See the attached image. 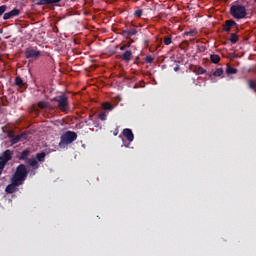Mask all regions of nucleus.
<instances>
[{"label": "nucleus", "instance_id": "obj_1", "mask_svg": "<svg viewBox=\"0 0 256 256\" xmlns=\"http://www.w3.org/2000/svg\"><path fill=\"white\" fill-rule=\"evenodd\" d=\"M247 3L246 1H235L230 9H229V13L231 15V17H233V19H247V17H249V12L247 11Z\"/></svg>", "mask_w": 256, "mask_h": 256}, {"label": "nucleus", "instance_id": "obj_2", "mask_svg": "<svg viewBox=\"0 0 256 256\" xmlns=\"http://www.w3.org/2000/svg\"><path fill=\"white\" fill-rule=\"evenodd\" d=\"M28 175L29 170H27V166L25 164H19L16 167L14 174L12 175V179L20 183V185H23V183H25L27 180Z\"/></svg>", "mask_w": 256, "mask_h": 256}, {"label": "nucleus", "instance_id": "obj_3", "mask_svg": "<svg viewBox=\"0 0 256 256\" xmlns=\"http://www.w3.org/2000/svg\"><path fill=\"white\" fill-rule=\"evenodd\" d=\"M74 141H77V133L74 131H67L60 137L59 147L65 149L67 145H71Z\"/></svg>", "mask_w": 256, "mask_h": 256}, {"label": "nucleus", "instance_id": "obj_4", "mask_svg": "<svg viewBox=\"0 0 256 256\" xmlns=\"http://www.w3.org/2000/svg\"><path fill=\"white\" fill-rule=\"evenodd\" d=\"M51 101L58 103V109L63 113H67V111H69V98L65 94L56 96L52 98Z\"/></svg>", "mask_w": 256, "mask_h": 256}, {"label": "nucleus", "instance_id": "obj_5", "mask_svg": "<svg viewBox=\"0 0 256 256\" xmlns=\"http://www.w3.org/2000/svg\"><path fill=\"white\" fill-rule=\"evenodd\" d=\"M13 159V151L7 149L0 156V175L3 173V169L7 166L9 161Z\"/></svg>", "mask_w": 256, "mask_h": 256}, {"label": "nucleus", "instance_id": "obj_6", "mask_svg": "<svg viewBox=\"0 0 256 256\" xmlns=\"http://www.w3.org/2000/svg\"><path fill=\"white\" fill-rule=\"evenodd\" d=\"M13 159V151L7 149L0 156V175L3 173V169L7 166L9 161Z\"/></svg>", "mask_w": 256, "mask_h": 256}, {"label": "nucleus", "instance_id": "obj_7", "mask_svg": "<svg viewBox=\"0 0 256 256\" xmlns=\"http://www.w3.org/2000/svg\"><path fill=\"white\" fill-rule=\"evenodd\" d=\"M240 25L233 19H228L222 25V31L224 33H231V29H237L239 31Z\"/></svg>", "mask_w": 256, "mask_h": 256}, {"label": "nucleus", "instance_id": "obj_8", "mask_svg": "<svg viewBox=\"0 0 256 256\" xmlns=\"http://www.w3.org/2000/svg\"><path fill=\"white\" fill-rule=\"evenodd\" d=\"M63 0H35V5L38 6H48V7H61V2Z\"/></svg>", "mask_w": 256, "mask_h": 256}, {"label": "nucleus", "instance_id": "obj_9", "mask_svg": "<svg viewBox=\"0 0 256 256\" xmlns=\"http://www.w3.org/2000/svg\"><path fill=\"white\" fill-rule=\"evenodd\" d=\"M20 185H23V184H21L11 178V184H8L6 186L5 191H6V193H9V194L17 193V191H19V188H17V187H20Z\"/></svg>", "mask_w": 256, "mask_h": 256}, {"label": "nucleus", "instance_id": "obj_10", "mask_svg": "<svg viewBox=\"0 0 256 256\" xmlns=\"http://www.w3.org/2000/svg\"><path fill=\"white\" fill-rule=\"evenodd\" d=\"M25 57L26 59H39V57H41V51L28 48L25 51Z\"/></svg>", "mask_w": 256, "mask_h": 256}, {"label": "nucleus", "instance_id": "obj_11", "mask_svg": "<svg viewBox=\"0 0 256 256\" xmlns=\"http://www.w3.org/2000/svg\"><path fill=\"white\" fill-rule=\"evenodd\" d=\"M10 139L12 145H17V143H20V141H25V139H27V133H21L16 136H11Z\"/></svg>", "mask_w": 256, "mask_h": 256}, {"label": "nucleus", "instance_id": "obj_12", "mask_svg": "<svg viewBox=\"0 0 256 256\" xmlns=\"http://www.w3.org/2000/svg\"><path fill=\"white\" fill-rule=\"evenodd\" d=\"M21 14V10L14 8L12 11L7 12L3 15L4 21H7L8 19H13V17H18V15Z\"/></svg>", "mask_w": 256, "mask_h": 256}, {"label": "nucleus", "instance_id": "obj_13", "mask_svg": "<svg viewBox=\"0 0 256 256\" xmlns=\"http://www.w3.org/2000/svg\"><path fill=\"white\" fill-rule=\"evenodd\" d=\"M123 137H125V139H127L129 141V143H133L134 139H135V135L133 134V130L129 129V128H125L122 131Z\"/></svg>", "mask_w": 256, "mask_h": 256}, {"label": "nucleus", "instance_id": "obj_14", "mask_svg": "<svg viewBox=\"0 0 256 256\" xmlns=\"http://www.w3.org/2000/svg\"><path fill=\"white\" fill-rule=\"evenodd\" d=\"M121 61H124V63H129L131 59H133V52L131 50H126L121 56Z\"/></svg>", "mask_w": 256, "mask_h": 256}, {"label": "nucleus", "instance_id": "obj_15", "mask_svg": "<svg viewBox=\"0 0 256 256\" xmlns=\"http://www.w3.org/2000/svg\"><path fill=\"white\" fill-rule=\"evenodd\" d=\"M122 37H125V39H131V37H133V35H137V29L135 28H131L128 30H124L121 33Z\"/></svg>", "mask_w": 256, "mask_h": 256}, {"label": "nucleus", "instance_id": "obj_16", "mask_svg": "<svg viewBox=\"0 0 256 256\" xmlns=\"http://www.w3.org/2000/svg\"><path fill=\"white\" fill-rule=\"evenodd\" d=\"M29 155H31V150L26 149L23 150L18 156L17 159H19V161H28L29 160Z\"/></svg>", "mask_w": 256, "mask_h": 256}, {"label": "nucleus", "instance_id": "obj_17", "mask_svg": "<svg viewBox=\"0 0 256 256\" xmlns=\"http://www.w3.org/2000/svg\"><path fill=\"white\" fill-rule=\"evenodd\" d=\"M26 163H29L30 167H33V169H39V162L37 161V158H28Z\"/></svg>", "mask_w": 256, "mask_h": 256}, {"label": "nucleus", "instance_id": "obj_18", "mask_svg": "<svg viewBox=\"0 0 256 256\" xmlns=\"http://www.w3.org/2000/svg\"><path fill=\"white\" fill-rule=\"evenodd\" d=\"M237 68L231 67V65L227 64L226 66V74L227 75H237Z\"/></svg>", "mask_w": 256, "mask_h": 256}, {"label": "nucleus", "instance_id": "obj_19", "mask_svg": "<svg viewBox=\"0 0 256 256\" xmlns=\"http://www.w3.org/2000/svg\"><path fill=\"white\" fill-rule=\"evenodd\" d=\"M39 109H51V104L47 101L38 102Z\"/></svg>", "mask_w": 256, "mask_h": 256}, {"label": "nucleus", "instance_id": "obj_20", "mask_svg": "<svg viewBox=\"0 0 256 256\" xmlns=\"http://www.w3.org/2000/svg\"><path fill=\"white\" fill-rule=\"evenodd\" d=\"M229 41H230V43H232V45H235V43H238L239 42V36L237 35V33H231Z\"/></svg>", "mask_w": 256, "mask_h": 256}, {"label": "nucleus", "instance_id": "obj_21", "mask_svg": "<svg viewBox=\"0 0 256 256\" xmlns=\"http://www.w3.org/2000/svg\"><path fill=\"white\" fill-rule=\"evenodd\" d=\"M198 33L199 32L197 31V29H193V30L184 32V35H186L187 37H197Z\"/></svg>", "mask_w": 256, "mask_h": 256}, {"label": "nucleus", "instance_id": "obj_22", "mask_svg": "<svg viewBox=\"0 0 256 256\" xmlns=\"http://www.w3.org/2000/svg\"><path fill=\"white\" fill-rule=\"evenodd\" d=\"M210 60H211L212 63L217 65V63H219V61H221V57L217 54H211L210 55Z\"/></svg>", "mask_w": 256, "mask_h": 256}, {"label": "nucleus", "instance_id": "obj_23", "mask_svg": "<svg viewBox=\"0 0 256 256\" xmlns=\"http://www.w3.org/2000/svg\"><path fill=\"white\" fill-rule=\"evenodd\" d=\"M102 109H104V111H113L114 106L109 102H105L102 104Z\"/></svg>", "mask_w": 256, "mask_h": 256}, {"label": "nucleus", "instance_id": "obj_24", "mask_svg": "<svg viewBox=\"0 0 256 256\" xmlns=\"http://www.w3.org/2000/svg\"><path fill=\"white\" fill-rule=\"evenodd\" d=\"M45 157H47V154L45 152L36 154V160L40 161V163L45 162Z\"/></svg>", "mask_w": 256, "mask_h": 256}, {"label": "nucleus", "instance_id": "obj_25", "mask_svg": "<svg viewBox=\"0 0 256 256\" xmlns=\"http://www.w3.org/2000/svg\"><path fill=\"white\" fill-rule=\"evenodd\" d=\"M15 85H16L17 87H20V88L25 87V82L23 81V78H21V77H16V78H15Z\"/></svg>", "mask_w": 256, "mask_h": 256}, {"label": "nucleus", "instance_id": "obj_26", "mask_svg": "<svg viewBox=\"0 0 256 256\" xmlns=\"http://www.w3.org/2000/svg\"><path fill=\"white\" fill-rule=\"evenodd\" d=\"M224 71L223 68H217L216 71L213 72L214 77H221Z\"/></svg>", "mask_w": 256, "mask_h": 256}, {"label": "nucleus", "instance_id": "obj_27", "mask_svg": "<svg viewBox=\"0 0 256 256\" xmlns=\"http://www.w3.org/2000/svg\"><path fill=\"white\" fill-rule=\"evenodd\" d=\"M248 87L249 89H252V91H255L256 93V83L253 80H248Z\"/></svg>", "mask_w": 256, "mask_h": 256}, {"label": "nucleus", "instance_id": "obj_28", "mask_svg": "<svg viewBox=\"0 0 256 256\" xmlns=\"http://www.w3.org/2000/svg\"><path fill=\"white\" fill-rule=\"evenodd\" d=\"M131 43H133V40L127 42L126 44H123V45L120 47V51H126V49H129V47H131Z\"/></svg>", "mask_w": 256, "mask_h": 256}, {"label": "nucleus", "instance_id": "obj_29", "mask_svg": "<svg viewBox=\"0 0 256 256\" xmlns=\"http://www.w3.org/2000/svg\"><path fill=\"white\" fill-rule=\"evenodd\" d=\"M196 75H205V73H207V70H205V68L203 67H199L196 71H195Z\"/></svg>", "mask_w": 256, "mask_h": 256}, {"label": "nucleus", "instance_id": "obj_30", "mask_svg": "<svg viewBox=\"0 0 256 256\" xmlns=\"http://www.w3.org/2000/svg\"><path fill=\"white\" fill-rule=\"evenodd\" d=\"M171 43H173V40L171 37L169 36L164 37V45H171Z\"/></svg>", "mask_w": 256, "mask_h": 256}, {"label": "nucleus", "instance_id": "obj_31", "mask_svg": "<svg viewBox=\"0 0 256 256\" xmlns=\"http://www.w3.org/2000/svg\"><path fill=\"white\" fill-rule=\"evenodd\" d=\"M99 119H100L101 121H107V114H106L105 112H101V113L99 114Z\"/></svg>", "mask_w": 256, "mask_h": 256}, {"label": "nucleus", "instance_id": "obj_32", "mask_svg": "<svg viewBox=\"0 0 256 256\" xmlns=\"http://www.w3.org/2000/svg\"><path fill=\"white\" fill-rule=\"evenodd\" d=\"M145 61L147 63H153V61H155V58H153V56H151V55H147L145 58Z\"/></svg>", "mask_w": 256, "mask_h": 256}, {"label": "nucleus", "instance_id": "obj_33", "mask_svg": "<svg viewBox=\"0 0 256 256\" xmlns=\"http://www.w3.org/2000/svg\"><path fill=\"white\" fill-rule=\"evenodd\" d=\"M5 11H7V5L0 6V17L5 13Z\"/></svg>", "mask_w": 256, "mask_h": 256}, {"label": "nucleus", "instance_id": "obj_34", "mask_svg": "<svg viewBox=\"0 0 256 256\" xmlns=\"http://www.w3.org/2000/svg\"><path fill=\"white\" fill-rule=\"evenodd\" d=\"M135 17H141V15H143V10L142 9H138L134 12Z\"/></svg>", "mask_w": 256, "mask_h": 256}, {"label": "nucleus", "instance_id": "obj_35", "mask_svg": "<svg viewBox=\"0 0 256 256\" xmlns=\"http://www.w3.org/2000/svg\"><path fill=\"white\" fill-rule=\"evenodd\" d=\"M181 69V67L179 66V64H177L175 67H174V71L177 72Z\"/></svg>", "mask_w": 256, "mask_h": 256}, {"label": "nucleus", "instance_id": "obj_36", "mask_svg": "<svg viewBox=\"0 0 256 256\" xmlns=\"http://www.w3.org/2000/svg\"><path fill=\"white\" fill-rule=\"evenodd\" d=\"M117 135H119V129L116 128L115 131H114V137H117Z\"/></svg>", "mask_w": 256, "mask_h": 256}, {"label": "nucleus", "instance_id": "obj_37", "mask_svg": "<svg viewBox=\"0 0 256 256\" xmlns=\"http://www.w3.org/2000/svg\"><path fill=\"white\" fill-rule=\"evenodd\" d=\"M89 121H93V115H89Z\"/></svg>", "mask_w": 256, "mask_h": 256}, {"label": "nucleus", "instance_id": "obj_38", "mask_svg": "<svg viewBox=\"0 0 256 256\" xmlns=\"http://www.w3.org/2000/svg\"><path fill=\"white\" fill-rule=\"evenodd\" d=\"M238 32H239V31H237V29L235 28V32H234V33H236V35H237Z\"/></svg>", "mask_w": 256, "mask_h": 256}, {"label": "nucleus", "instance_id": "obj_39", "mask_svg": "<svg viewBox=\"0 0 256 256\" xmlns=\"http://www.w3.org/2000/svg\"><path fill=\"white\" fill-rule=\"evenodd\" d=\"M0 33H3V30H0Z\"/></svg>", "mask_w": 256, "mask_h": 256}]
</instances>
